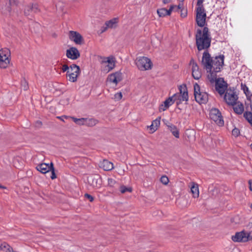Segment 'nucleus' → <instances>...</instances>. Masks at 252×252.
Returning <instances> with one entry per match:
<instances>
[{
  "label": "nucleus",
  "mask_w": 252,
  "mask_h": 252,
  "mask_svg": "<svg viewBox=\"0 0 252 252\" xmlns=\"http://www.w3.org/2000/svg\"><path fill=\"white\" fill-rule=\"evenodd\" d=\"M188 10L187 9L182 8L181 10V17L182 18H185L187 16Z\"/></svg>",
  "instance_id": "41"
},
{
  "label": "nucleus",
  "mask_w": 252,
  "mask_h": 252,
  "mask_svg": "<svg viewBox=\"0 0 252 252\" xmlns=\"http://www.w3.org/2000/svg\"><path fill=\"white\" fill-rule=\"evenodd\" d=\"M243 117L252 126V112L246 111L243 114Z\"/></svg>",
  "instance_id": "28"
},
{
  "label": "nucleus",
  "mask_w": 252,
  "mask_h": 252,
  "mask_svg": "<svg viewBox=\"0 0 252 252\" xmlns=\"http://www.w3.org/2000/svg\"><path fill=\"white\" fill-rule=\"evenodd\" d=\"M215 89L218 93L222 95L224 94L228 88V84L224 81L223 78L219 77L215 82Z\"/></svg>",
  "instance_id": "8"
},
{
  "label": "nucleus",
  "mask_w": 252,
  "mask_h": 252,
  "mask_svg": "<svg viewBox=\"0 0 252 252\" xmlns=\"http://www.w3.org/2000/svg\"><path fill=\"white\" fill-rule=\"evenodd\" d=\"M246 234L249 235L248 237V241L252 240V236L251 235V233L250 232L249 233V232H246Z\"/></svg>",
  "instance_id": "55"
},
{
  "label": "nucleus",
  "mask_w": 252,
  "mask_h": 252,
  "mask_svg": "<svg viewBox=\"0 0 252 252\" xmlns=\"http://www.w3.org/2000/svg\"><path fill=\"white\" fill-rule=\"evenodd\" d=\"M157 13L159 17H163L166 16V8H161L157 10Z\"/></svg>",
  "instance_id": "33"
},
{
  "label": "nucleus",
  "mask_w": 252,
  "mask_h": 252,
  "mask_svg": "<svg viewBox=\"0 0 252 252\" xmlns=\"http://www.w3.org/2000/svg\"><path fill=\"white\" fill-rule=\"evenodd\" d=\"M84 196L85 198L89 199L90 202H93L94 200V197L88 193H85Z\"/></svg>",
  "instance_id": "45"
},
{
  "label": "nucleus",
  "mask_w": 252,
  "mask_h": 252,
  "mask_svg": "<svg viewBox=\"0 0 252 252\" xmlns=\"http://www.w3.org/2000/svg\"><path fill=\"white\" fill-rule=\"evenodd\" d=\"M70 67H69L67 64H63V67H62V71L63 72H65V71H69V69Z\"/></svg>",
  "instance_id": "49"
},
{
  "label": "nucleus",
  "mask_w": 252,
  "mask_h": 252,
  "mask_svg": "<svg viewBox=\"0 0 252 252\" xmlns=\"http://www.w3.org/2000/svg\"><path fill=\"white\" fill-rule=\"evenodd\" d=\"M248 235L246 234V232L242 231L236 232L235 235L232 236V240L236 242H248Z\"/></svg>",
  "instance_id": "13"
},
{
  "label": "nucleus",
  "mask_w": 252,
  "mask_h": 252,
  "mask_svg": "<svg viewBox=\"0 0 252 252\" xmlns=\"http://www.w3.org/2000/svg\"><path fill=\"white\" fill-rule=\"evenodd\" d=\"M234 112L238 115H241L244 111V105L242 103L238 102L237 105L233 107Z\"/></svg>",
  "instance_id": "23"
},
{
  "label": "nucleus",
  "mask_w": 252,
  "mask_h": 252,
  "mask_svg": "<svg viewBox=\"0 0 252 252\" xmlns=\"http://www.w3.org/2000/svg\"><path fill=\"white\" fill-rule=\"evenodd\" d=\"M249 99L251 101L250 108H251V110L252 112V101H251L250 97L249 98Z\"/></svg>",
  "instance_id": "58"
},
{
  "label": "nucleus",
  "mask_w": 252,
  "mask_h": 252,
  "mask_svg": "<svg viewBox=\"0 0 252 252\" xmlns=\"http://www.w3.org/2000/svg\"><path fill=\"white\" fill-rule=\"evenodd\" d=\"M66 56L68 58L75 60L80 57V54L76 47H72L66 50Z\"/></svg>",
  "instance_id": "14"
},
{
  "label": "nucleus",
  "mask_w": 252,
  "mask_h": 252,
  "mask_svg": "<svg viewBox=\"0 0 252 252\" xmlns=\"http://www.w3.org/2000/svg\"><path fill=\"white\" fill-rule=\"evenodd\" d=\"M69 39L76 44L82 45L84 43V39L81 34L77 32L70 31L69 32Z\"/></svg>",
  "instance_id": "11"
},
{
  "label": "nucleus",
  "mask_w": 252,
  "mask_h": 252,
  "mask_svg": "<svg viewBox=\"0 0 252 252\" xmlns=\"http://www.w3.org/2000/svg\"><path fill=\"white\" fill-rule=\"evenodd\" d=\"M71 119H72V120L73 121V122L75 123H76V124H77L78 125H80V126L85 125V122L87 121V118H82L78 119V118L72 117H71Z\"/></svg>",
  "instance_id": "29"
},
{
  "label": "nucleus",
  "mask_w": 252,
  "mask_h": 252,
  "mask_svg": "<svg viewBox=\"0 0 252 252\" xmlns=\"http://www.w3.org/2000/svg\"><path fill=\"white\" fill-rule=\"evenodd\" d=\"M178 101L176 102V105H177V109L181 110V108L178 107V106L182 103L183 100H181V98H180L179 97H178Z\"/></svg>",
  "instance_id": "52"
},
{
  "label": "nucleus",
  "mask_w": 252,
  "mask_h": 252,
  "mask_svg": "<svg viewBox=\"0 0 252 252\" xmlns=\"http://www.w3.org/2000/svg\"><path fill=\"white\" fill-rule=\"evenodd\" d=\"M195 21L198 26L203 27V30L198 29L195 35L197 50H207L211 46V37L206 25V13L205 8L196 7L195 9Z\"/></svg>",
  "instance_id": "1"
},
{
  "label": "nucleus",
  "mask_w": 252,
  "mask_h": 252,
  "mask_svg": "<svg viewBox=\"0 0 252 252\" xmlns=\"http://www.w3.org/2000/svg\"><path fill=\"white\" fill-rule=\"evenodd\" d=\"M160 181L163 184L166 185L169 182V179L166 176L164 175L161 176Z\"/></svg>",
  "instance_id": "37"
},
{
  "label": "nucleus",
  "mask_w": 252,
  "mask_h": 252,
  "mask_svg": "<svg viewBox=\"0 0 252 252\" xmlns=\"http://www.w3.org/2000/svg\"><path fill=\"white\" fill-rule=\"evenodd\" d=\"M190 190L193 197L196 198L199 196V189L198 185L197 184L192 183V185L190 188Z\"/></svg>",
  "instance_id": "26"
},
{
  "label": "nucleus",
  "mask_w": 252,
  "mask_h": 252,
  "mask_svg": "<svg viewBox=\"0 0 252 252\" xmlns=\"http://www.w3.org/2000/svg\"><path fill=\"white\" fill-rule=\"evenodd\" d=\"M192 76L195 80H198L201 77V73L199 70L197 64L194 63L193 66H192Z\"/></svg>",
  "instance_id": "20"
},
{
  "label": "nucleus",
  "mask_w": 252,
  "mask_h": 252,
  "mask_svg": "<svg viewBox=\"0 0 252 252\" xmlns=\"http://www.w3.org/2000/svg\"><path fill=\"white\" fill-rule=\"evenodd\" d=\"M21 87L24 91H27L29 89L28 82L25 79L21 81Z\"/></svg>",
  "instance_id": "36"
},
{
  "label": "nucleus",
  "mask_w": 252,
  "mask_h": 252,
  "mask_svg": "<svg viewBox=\"0 0 252 252\" xmlns=\"http://www.w3.org/2000/svg\"><path fill=\"white\" fill-rule=\"evenodd\" d=\"M71 72L67 71V77H68V80L71 82H75L77 80V77L81 72L80 67L76 64H72L70 66Z\"/></svg>",
  "instance_id": "7"
},
{
  "label": "nucleus",
  "mask_w": 252,
  "mask_h": 252,
  "mask_svg": "<svg viewBox=\"0 0 252 252\" xmlns=\"http://www.w3.org/2000/svg\"><path fill=\"white\" fill-rule=\"evenodd\" d=\"M207 72H209V74L207 75L208 79L211 84L217 81L218 78H217V73L220 72V68L216 67V69H212L211 71H207Z\"/></svg>",
  "instance_id": "16"
},
{
  "label": "nucleus",
  "mask_w": 252,
  "mask_h": 252,
  "mask_svg": "<svg viewBox=\"0 0 252 252\" xmlns=\"http://www.w3.org/2000/svg\"><path fill=\"white\" fill-rule=\"evenodd\" d=\"M197 64L196 62H195V61H194L193 59H191L190 61V64H192V66H193L194 64Z\"/></svg>",
  "instance_id": "56"
},
{
  "label": "nucleus",
  "mask_w": 252,
  "mask_h": 252,
  "mask_svg": "<svg viewBox=\"0 0 252 252\" xmlns=\"http://www.w3.org/2000/svg\"><path fill=\"white\" fill-rule=\"evenodd\" d=\"M162 121H163L164 124L166 126L167 128L169 127V126H170L171 125H173V124L170 123L168 120H167L166 119H163Z\"/></svg>",
  "instance_id": "51"
},
{
  "label": "nucleus",
  "mask_w": 252,
  "mask_h": 252,
  "mask_svg": "<svg viewBox=\"0 0 252 252\" xmlns=\"http://www.w3.org/2000/svg\"><path fill=\"white\" fill-rule=\"evenodd\" d=\"M88 183L93 188H100L102 184V179L98 175H91L88 177Z\"/></svg>",
  "instance_id": "10"
},
{
  "label": "nucleus",
  "mask_w": 252,
  "mask_h": 252,
  "mask_svg": "<svg viewBox=\"0 0 252 252\" xmlns=\"http://www.w3.org/2000/svg\"><path fill=\"white\" fill-rule=\"evenodd\" d=\"M148 127L150 128V130L151 131L150 133H154V132H155L157 130V129H155V127L154 126V125H153L152 123L151 125V126H148Z\"/></svg>",
  "instance_id": "47"
},
{
  "label": "nucleus",
  "mask_w": 252,
  "mask_h": 252,
  "mask_svg": "<svg viewBox=\"0 0 252 252\" xmlns=\"http://www.w3.org/2000/svg\"><path fill=\"white\" fill-rule=\"evenodd\" d=\"M168 129L172 133L173 135H174L176 138H179V131L177 128V127L174 125H171L168 127Z\"/></svg>",
  "instance_id": "24"
},
{
  "label": "nucleus",
  "mask_w": 252,
  "mask_h": 252,
  "mask_svg": "<svg viewBox=\"0 0 252 252\" xmlns=\"http://www.w3.org/2000/svg\"><path fill=\"white\" fill-rule=\"evenodd\" d=\"M238 99L236 94L234 88L229 87L225 92L224 95V100L229 105L234 106L237 104L236 101Z\"/></svg>",
  "instance_id": "5"
},
{
  "label": "nucleus",
  "mask_w": 252,
  "mask_h": 252,
  "mask_svg": "<svg viewBox=\"0 0 252 252\" xmlns=\"http://www.w3.org/2000/svg\"><path fill=\"white\" fill-rule=\"evenodd\" d=\"M10 51L7 49L0 52V68H6L10 63Z\"/></svg>",
  "instance_id": "9"
},
{
  "label": "nucleus",
  "mask_w": 252,
  "mask_h": 252,
  "mask_svg": "<svg viewBox=\"0 0 252 252\" xmlns=\"http://www.w3.org/2000/svg\"><path fill=\"white\" fill-rule=\"evenodd\" d=\"M70 99L69 98H65L62 99L60 100V104L63 105H67L69 103Z\"/></svg>",
  "instance_id": "38"
},
{
  "label": "nucleus",
  "mask_w": 252,
  "mask_h": 252,
  "mask_svg": "<svg viewBox=\"0 0 252 252\" xmlns=\"http://www.w3.org/2000/svg\"><path fill=\"white\" fill-rule=\"evenodd\" d=\"M123 95L122 93H117L115 94V98L117 100H120L122 98Z\"/></svg>",
  "instance_id": "46"
},
{
  "label": "nucleus",
  "mask_w": 252,
  "mask_h": 252,
  "mask_svg": "<svg viewBox=\"0 0 252 252\" xmlns=\"http://www.w3.org/2000/svg\"><path fill=\"white\" fill-rule=\"evenodd\" d=\"M251 208L252 209V204L251 205Z\"/></svg>",
  "instance_id": "62"
},
{
  "label": "nucleus",
  "mask_w": 252,
  "mask_h": 252,
  "mask_svg": "<svg viewBox=\"0 0 252 252\" xmlns=\"http://www.w3.org/2000/svg\"><path fill=\"white\" fill-rule=\"evenodd\" d=\"M108 29V28L107 27V26L106 25H104L102 27H101V29L100 30V32L99 33L100 34H101L102 33H103L104 32H106Z\"/></svg>",
  "instance_id": "48"
},
{
  "label": "nucleus",
  "mask_w": 252,
  "mask_h": 252,
  "mask_svg": "<svg viewBox=\"0 0 252 252\" xmlns=\"http://www.w3.org/2000/svg\"><path fill=\"white\" fill-rule=\"evenodd\" d=\"M194 87V95L195 99L199 104H206L208 101V94L206 92H201L199 85L195 83Z\"/></svg>",
  "instance_id": "3"
},
{
  "label": "nucleus",
  "mask_w": 252,
  "mask_h": 252,
  "mask_svg": "<svg viewBox=\"0 0 252 252\" xmlns=\"http://www.w3.org/2000/svg\"><path fill=\"white\" fill-rule=\"evenodd\" d=\"M50 171H51V175L50 176L51 179L53 180L56 179L57 178V176L55 172V168L54 165L53 166V168H52V169L50 170Z\"/></svg>",
  "instance_id": "43"
},
{
  "label": "nucleus",
  "mask_w": 252,
  "mask_h": 252,
  "mask_svg": "<svg viewBox=\"0 0 252 252\" xmlns=\"http://www.w3.org/2000/svg\"><path fill=\"white\" fill-rule=\"evenodd\" d=\"M209 116L210 118L218 126H223L224 125L221 113L218 109L215 108L211 109L210 111Z\"/></svg>",
  "instance_id": "6"
},
{
  "label": "nucleus",
  "mask_w": 252,
  "mask_h": 252,
  "mask_svg": "<svg viewBox=\"0 0 252 252\" xmlns=\"http://www.w3.org/2000/svg\"><path fill=\"white\" fill-rule=\"evenodd\" d=\"M97 121L94 119H87V121L85 122V125H87L89 126H93L97 124Z\"/></svg>",
  "instance_id": "31"
},
{
  "label": "nucleus",
  "mask_w": 252,
  "mask_h": 252,
  "mask_svg": "<svg viewBox=\"0 0 252 252\" xmlns=\"http://www.w3.org/2000/svg\"><path fill=\"white\" fill-rule=\"evenodd\" d=\"M184 0H180L181 2H183Z\"/></svg>",
  "instance_id": "60"
},
{
  "label": "nucleus",
  "mask_w": 252,
  "mask_h": 252,
  "mask_svg": "<svg viewBox=\"0 0 252 252\" xmlns=\"http://www.w3.org/2000/svg\"><path fill=\"white\" fill-rule=\"evenodd\" d=\"M32 11L33 13H37L40 11L38 5L36 3L32 4L31 6Z\"/></svg>",
  "instance_id": "35"
},
{
  "label": "nucleus",
  "mask_w": 252,
  "mask_h": 252,
  "mask_svg": "<svg viewBox=\"0 0 252 252\" xmlns=\"http://www.w3.org/2000/svg\"><path fill=\"white\" fill-rule=\"evenodd\" d=\"M102 63H108V64L106 65L104 69V70L107 72L113 69L115 66L114 62H112L109 58H107L106 60L103 61Z\"/></svg>",
  "instance_id": "22"
},
{
  "label": "nucleus",
  "mask_w": 252,
  "mask_h": 252,
  "mask_svg": "<svg viewBox=\"0 0 252 252\" xmlns=\"http://www.w3.org/2000/svg\"><path fill=\"white\" fill-rule=\"evenodd\" d=\"M224 55H220L216 56L215 59L213 60L208 51L206 50L203 54L201 63L207 71H211L212 69H216V67L220 68L221 71L224 65Z\"/></svg>",
  "instance_id": "2"
},
{
  "label": "nucleus",
  "mask_w": 252,
  "mask_h": 252,
  "mask_svg": "<svg viewBox=\"0 0 252 252\" xmlns=\"http://www.w3.org/2000/svg\"><path fill=\"white\" fill-rule=\"evenodd\" d=\"M118 22V18H114L110 20L106 21L105 25L107 26L108 29H115L117 27Z\"/></svg>",
  "instance_id": "19"
},
{
  "label": "nucleus",
  "mask_w": 252,
  "mask_h": 252,
  "mask_svg": "<svg viewBox=\"0 0 252 252\" xmlns=\"http://www.w3.org/2000/svg\"><path fill=\"white\" fill-rule=\"evenodd\" d=\"M31 12H32L31 6H27L24 11L25 15L28 16L30 15Z\"/></svg>",
  "instance_id": "40"
},
{
  "label": "nucleus",
  "mask_w": 252,
  "mask_h": 252,
  "mask_svg": "<svg viewBox=\"0 0 252 252\" xmlns=\"http://www.w3.org/2000/svg\"><path fill=\"white\" fill-rule=\"evenodd\" d=\"M0 189H6V187L2 186L0 184Z\"/></svg>",
  "instance_id": "59"
},
{
  "label": "nucleus",
  "mask_w": 252,
  "mask_h": 252,
  "mask_svg": "<svg viewBox=\"0 0 252 252\" xmlns=\"http://www.w3.org/2000/svg\"><path fill=\"white\" fill-rule=\"evenodd\" d=\"M101 167L105 171H110L114 168L113 163L107 159H104L101 163Z\"/></svg>",
  "instance_id": "21"
},
{
  "label": "nucleus",
  "mask_w": 252,
  "mask_h": 252,
  "mask_svg": "<svg viewBox=\"0 0 252 252\" xmlns=\"http://www.w3.org/2000/svg\"><path fill=\"white\" fill-rule=\"evenodd\" d=\"M183 2L179 3V4L178 5H176V7H175L176 8V11H178V10H179V9L181 10V9L183 8Z\"/></svg>",
  "instance_id": "50"
},
{
  "label": "nucleus",
  "mask_w": 252,
  "mask_h": 252,
  "mask_svg": "<svg viewBox=\"0 0 252 252\" xmlns=\"http://www.w3.org/2000/svg\"><path fill=\"white\" fill-rule=\"evenodd\" d=\"M241 89L243 91L245 94H246V95L247 97V99H249V98L251 97V96H252V94H251L249 95L250 92L249 91L248 87L247 86V85L245 84L241 83Z\"/></svg>",
  "instance_id": "30"
},
{
  "label": "nucleus",
  "mask_w": 252,
  "mask_h": 252,
  "mask_svg": "<svg viewBox=\"0 0 252 252\" xmlns=\"http://www.w3.org/2000/svg\"><path fill=\"white\" fill-rule=\"evenodd\" d=\"M232 134L235 137L238 136L240 135L239 129L236 127H235L232 131Z\"/></svg>",
  "instance_id": "42"
},
{
  "label": "nucleus",
  "mask_w": 252,
  "mask_h": 252,
  "mask_svg": "<svg viewBox=\"0 0 252 252\" xmlns=\"http://www.w3.org/2000/svg\"><path fill=\"white\" fill-rule=\"evenodd\" d=\"M177 94H174L172 96L167 98L164 102L163 104H161L159 107L160 111H165L168 109L169 106L172 105L177 99Z\"/></svg>",
  "instance_id": "12"
},
{
  "label": "nucleus",
  "mask_w": 252,
  "mask_h": 252,
  "mask_svg": "<svg viewBox=\"0 0 252 252\" xmlns=\"http://www.w3.org/2000/svg\"><path fill=\"white\" fill-rule=\"evenodd\" d=\"M120 189V191L122 193H124L126 192H131L132 191V189L131 188H127L125 186H120L119 188Z\"/></svg>",
  "instance_id": "32"
},
{
  "label": "nucleus",
  "mask_w": 252,
  "mask_h": 252,
  "mask_svg": "<svg viewBox=\"0 0 252 252\" xmlns=\"http://www.w3.org/2000/svg\"><path fill=\"white\" fill-rule=\"evenodd\" d=\"M160 117H158L152 122V123L153 124V125H154V126L155 127V129H158V128L160 124Z\"/></svg>",
  "instance_id": "34"
},
{
  "label": "nucleus",
  "mask_w": 252,
  "mask_h": 252,
  "mask_svg": "<svg viewBox=\"0 0 252 252\" xmlns=\"http://www.w3.org/2000/svg\"><path fill=\"white\" fill-rule=\"evenodd\" d=\"M204 0H197V3H196V7H200L201 8H204L203 2Z\"/></svg>",
  "instance_id": "44"
},
{
  "label": "nucleus",
  "mask_w": 252,
  "mask_h": 252,
  "mask_svg": "<svg viewBox=\"0 0 252 252\" xmlns=\"http://www.w3.org/2000/svg\"><path fill=\"white\" fill-rule=\"evenodd\" d=\"M135 62L138 68L142 71L151 69L153 65L150 59L146 57L137 58Z\"/></svg>",
  "instance_id": "4"
},
{
  "label": "nucleus",
  "mask_w": 252,
  "mask_h": 252,
  "mask_svg": "<svg viewBox=\"0 0 252 252\" xmlns=\"http://www.w3.org/2000/svg\"><path fill=\"white\" fill-rule=\"evenodd\" d=\"M57 118L60 119L61 117H58Z\"/></svg>",
  "instance_id": "61"
},
{
  "label": "nucleus",
  "mask_w": 252,
  "mask_h": 252,
  "mask_svg": "<svg viewBox=\"0 0 252 252\" xmlns=\"http://www.w3.org/2000/svg\"><path fill=\"white\" fill-rule=\"evenodd\" d=\"M171 0H163L162 2L164 4H167L169 3Z\"/></svg>",
  "instance_id": "57"
},
{
  "label": "nucleus",
  "mask_w": 252,
  "mask_h": 252,
  "mask_svg": "<svg viewBox=\"0 0 252 252\" xmlns=\"http://www.w3.org/2000/svg\"><path fill=\"white\" fill-rule=\"evenodd\" d=\"M249 189L251 191H252V180L249 181Z\"/></svg>",
  "instance_id": "54"
},
{
  "label": "nucleus",
  "mask_w": 252,
  "mask_h": 252,
  "mask_svg": "<svg viewBox=\"0 0 252 252\" xmlns=\"http://www.w3.org/2000/svg\"><path fill=\"white\" fill-rule=\"evenodd\" d=\"M42 125V123L40 121H37L35 123V126L36 127H41Z\"/></svg>",
  "instance_id": "53"
},
{
  "label": "nucleus",
  "mask_w": 252,
  "mask_h": 252,
  "mask_svg": "<svg viewBox=\"0 0 252 252\" xmlns=\"http://www.w3.org/2000/svg\"><path fill=\"white\" fill-rule=\"evenodd\" d=\"M176 7V5H171L168 10L166 8V16H169L171 15L172 11L174 10L175 7Z\"/></svg>",
  "instance_id": "39"
},
{
  "label": "nucleus",
  "mask_w": 252,
  "mask_h": 252,
  "mask_svg": "<svg viewBox=\"0 0 252 252\" xmlns=\"http://www.w3.org/2000/svg\"><path fill=\"white\" fill-rule=\"evenodd\" d=\"M0 251L5 252H14L13 248L5 242L0 244Z\"/></svg>",
  "instance_id": "25"
},
{
  "label": "nucleus",
  "mask_w": 252,
  "mask_h": 252,
  "mask_svg": "<svg viewBox=\"0 0 252 252\" xmlns=\"http://www.w3.org/2000/svg\"><path fill=\"white\" fill-rule=\"evenodd\" d=\"M180 95L177 94V97L181 98L183 101H187L189 99L188 92L186 85H181L179 88Z\"/></svg>",
  "instance_id": "17"
},
{
  "label": "nucleus",
  "mask_w": 252,
  "mask_h": 252,
  "mask_svg": "<svg viewBox=\"0 0 252 252\" xmlns=\"http://www.w3.org/2000/svg\"><path fill=\"white\" fill-rule=\"evenodd\" d=\"M108 186L109 187L114 188L115 189L119 188V183L112 178L108 179Z\"/></svg>",
  "instance_id": "27"
},
{
  "label": "nucleus",
  "mask_w": 252,
  "mask_h": 252,
  "mask_svg": "<svg viewBox=\"0 0 252 252\" xmlns=\"http://www.w3.org/2000/svg\"><path fill=\"white\" fill-rule=\"evenodd\" d=\"M53 165L52 162H51L50 164L42 163L37 165L36 167V169L41 173L45 174L50 171V170L53 168Z\"/></svg>",
  "instance_id": "15"
},
{
  "label": "nucleus",
  "mask_w": 252,
  "mask_h": 252,
  "mask_svg": "<svg viewBox=\"0 0 252 252\" xmlns=\"http://www.w3.org/2000/svg\"><path fill=\"white\" fill-rule=\"evenodd\" d=\"M122 73L120 72H116L109 74L107 79L110 82L117 84L122 80Z\"/></svg>",
  "instance_id": "18"
}]
</instances>
